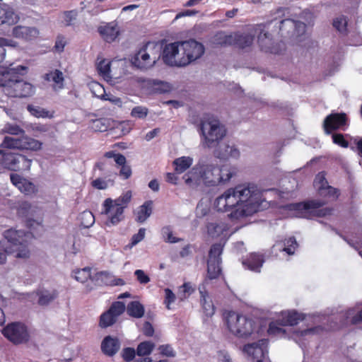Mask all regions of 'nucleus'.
Masks as SVG:
<instances>
[{"instance_id": "14", "label": "nucleus", "mask_w": 362, "mask_h": 362, "mask_svg": "<svg viewBox=\"0 0 362 362\" xmlns=\"http://www.w3.org/2000/svg\"><path fill=\"white\" fill-rule=\"evenodd\" d=\"M322 204L320 202L310 201L287 204L284 209L288 211V214L291 217L307 218L312 210L317 209Z\"/></svg>"}, {"instance_id": "55", "label": "nucleus", "mask_w": 362, "mask_h": 362, "mask_svg": "<svg viewBox=\"0 0 362 362\" xmlns=\"http://www.w3.org/2000/svg\"><path fill=\"white\" fill-rule=\"evenodd\" d=\"M125 310V305L122 302L116 301L112 304L110 308H109V311L114 315V316L117 318L119 315H120Z\"/></svg>"}, {"instance_id": "9", "label": "nucleus", "mask_w": 362, "mask_h": 362, "mask_svg": "<svg viewBox=\"0 0 362 362\" xmlns=\"http://www.w3.org/2000/svg\"><path fill=\"white\" fill-rule=\"evenodd\" d=\"M2 156L0 160V165L5 169L12 171L29 170L32 160L21 154L5 153L0 150Z\"/></svg>"}, {"instance_id": "18", "label": "nucleus", "mask_w": 362, "mask_h": 362, "mask_svg": "<svg viewBox=\"0 0 362 362\" xmlns=\"http://www.w3.org/2000/svg\"><path fill=\"white\" fill-rule=\"evenodd\" d=\"M346 125V117L344 113H332L324 120L323 127L326 134L342 129Z\"/></svg>"}, {"instance_id": "27", "label": "nucleus", "mask_w": 362, "mask_h": 362, "mask_svg": "<svg viewBox=\"0 0 362 362\" xmlns=\"http://www.w3.org/2000/svg\"><path fill=\"white\" fill-rule=\"evenodd\" d=\"M199 291L200 293V302L204 313L206 316L211 317L215 312V308L212 300L206 291L204 286H199Z\"/></svg>"}, {"instance_id": "33", "label": "nucleus", "mask_w": 362, "mask_h": 362, "mask_svg": "<svg viewBox=\"0 0 362 362\" xmlns=\"http://www.w3.org/2000/svg\"><path fill=\"white\" fill-rule=\"evenodd\" d=\"M27 110L30 112V114L35 117L37 118H52L54 117V111H49L47 109H45L42 107L34 105H28L27 106Z\"/></svg>"}, {"instance_id": "10", "label": "nucleus", "mask_w": 362, "mask_h": 362, "mask_svg": "<svg viewBox=\"0 0 362 362\" xmlns=\"http://www.w3.org/2000/svg\"><path fill=\"white\" fill-rule=\"evenodd\" d=\"M17 211L19 216L27 218L30 228H35V225L42 227V212L36 206H33L28 202H21L18 205Z\"/></svg>"}, {"instance_id": "63", "label": "nucleus", "mask_w": 362, "mask_h": 362, "mask_svg": "<svg viewBox=\"0 0 362 362\" xmlns=\"http://www.w3.org/2000/svg\"><path fill=\"white\" fill-rule=\"evenodd\" d=\"M138 281L141 284H146L150 281L149 276L142 269H136L134 272Z\"/></svg>"}, {"instance_id": "37", "label": "nucleus", "mask_w": 362, "mask_h": 362, "mask_svg": "<svg viewBox=\"0 0 362 362\" xmlns=\"http://www.w3.org/2000/svg\"><path fill=\"white\" fill-rule=\"evenodd\" d=\"M38 303L41 305H46L55 299L57 296L56 291L42 290L37 293Z\"/></svg>"}, {"instance_id": "7", "label": "nucleus", "mask_w": 362, "mask_h": 362, "mask_svg": "<svg viewBox=\"0 0 362 362\" xmlns=\"http://www.w3.org/2000/svg\"><path fill=\"white\" fill-rule=\"evenodd\" d=\"M321 329L320 327L303 328L300 329H296L295 328L285 329L276 326L275 322H271L268 332L269 334L281 336H284L287 332H289L291 334V338L300 346H303L305 344L306 341L311 339L315 334H318Z\"/></svg>"}, {"instance_id": "29", "label": "nucleus", "mask_w": 362, "mask_h": 362, "mask_svg": "<svg viewBox=\"0 0 362 362\" xmlns=\"http://www.w3.org/2000/svg\"><path fill=\"white\" fill-rule=\"evenodd\" d=\"M44 78L48 82L53 83V89L55 91H58L64 88V75L63 73L58 69H54L46 74Z\"/></svg>"}, {"instance_id": "35", "label": "nucleus", "mask_w": 362, "mask_h": 362, "mask_svg": "<svg viewBox=\"0 0 362 362\" xmlns=\"http://www.w3.org/2000/svg\"><path fill=\"white\" fill-rule=\"evenodd\" d=\"M227 228V225L222 221L210 223L207 225L208 234L212 238H216L223 235Z\"/></svg>"}, {"instance_id": "58", "label": "nucleus", "mask_w": 362, "mask_h": 362, "mask_svg": "<svg viewBox=\"0 0 362 362\" xmlns=\"http://www.w3.org/2000/svg\"><path fill=\"white\" fill-rule=\"evenodd\" d=\"M105 157L107 158H114L115 162L117 165L126 163V158L121 153H115L114 151H108L105 153Z\"/></svg>"}, {"instance_id": "52", "label": "nucleus", "mask_w": 362, "mask_h": 362, "mask_svg": "<svg viewBox=\"0 0 362 362\" xmlns=\"http://www.w3.org/2000/svg\"><path fill=\"white\" fill-rule=\"evenodd\" d=\"M271 41V35L267 32L262 31L258 35V42L262 48L269 49Z\"/></svg>"}, {"instance_id": "57", "label": "nucleus", "mask_w": 362, "mask_h": 362, "mask_svg": "<svg viewBox=\"0 0 362 362\" xmlns=\"http://www.w3.org/2000/svg\"><path fill=\"white\" fill-rule=\"evenodd\" d=\"M333 25L340 33H344L346 30L347 20L344 16L338 17L334 21Z\"/></svg>"}, {"instance_id": "36", "label": "nucleus", "mask_w": 362, "mask_h": 362, "mask_svg": "<svg viewBox=\"0 0 362 362\" xmlns=\"http://www.w3.org/2000/svg\"><path fill=\"white\" fill-rule=\"evenodd\" d=\"M151 203L145 202L136 210V221L139 223H144L151 216Z\"/></svg>"}, {"instance_id": "30", "label": "nucleus", "mask_w": 362, "mask_h": 362, "mask_svg": "<svg viewBox=\"0 0 362 362\" xmlns=\"http://www.w3.org/2000/svg\"><path fill=\"white\" fill-rule=\"evenodd\" d=\"M264 259L263 255L258 253H252L249 257L243 261V264L247 267L248 269L259 272L260 268L262 267Z\"/></svg>"}, {"instance_id": "51", "label": "nucleus", "mask_w": 362, "mask_h": 362, "mask_svg": "<svg viewBox=\"0 0 362 362\" xmlns=\"http://www.w3.org/2000/svg\"><path fill=\"white\" fill-rule=\"evenodd\" d=\"M99 74L104 78L110 77V63L109 61L103 59L100 61L97 66Z\"/></svg>"}, {"instance_id": "26", "label": "nucleus", "mask_w": 362, "mask_h": 362, "mask_svg": "<svg viewBox=\"0 0 362 362\" xmlns=\"http://www.w3.org/2000/svg\"><path fill=\"white\" fill-rule=\"evenodd\" d=\"M304 319V316L301 313H298L296 310H284L280 313L279 320L281 321L282 325L293 326Z\"/></svg>"}, {"instance_id": "43", "label": "nucleus", "mask_w": 362, "mask_h": 362, "mask_svg": "<svg viewBox=\"0 0 362 362\" xmlns=\"http://www.w3.org/2000/svg\"><path fill=\"white\" fill-rule=\"evenodd\" d=\"M42 143L32 138H22V148L37 151L41 148Z\"/></svg>"}, {"instance_id": "6", "label": "nucleus", "mask_w": 362, "mask_h": 362, "mask_svg": "<svg viewBox=\"0 0 362 362\" xmlns=\"http://www.w3.org/2000/svg\"><path fill=\"white\" fill-rule=\"evenodd\" d=\"M226 324L229 331L238 337H247L254 333L257 328L254 320L235 312L228 314Z\"/></svg>"}, {"instance_id": "38", "label": "nucleus", "mask_w": 362, "mask_h": 362, "mask_svg": "<svg viewBox=\"0 0 362 362\" xmlns=\"http://www.w3.org/2000/svg\"><path fill=\"white\" fill-rule=\"evenodd\" d=\"M127 312L130 316L140 318L144 314V308L139 302L132 301L127 305Z\"/></svg>"}, {"instance_id": "13", "label": "nucleus", "mask_w": 362, "mask_h": 362, "mask_svg": "<svg viewBox=\"0 0 362 362\" xmlns=\"http://www.w3.org/2000/svg\"><path fill=\"white\" fill-rule=\"evenodd\" d=\"M223 251V246L221 244H214L211 246L207 262V274L210 279H216L221 274L220 257Z\"/></svg>"}, {"instance_id": "4", "label": "nucleus", "mask_w": 362, "mask_h": 362, "mask_svg": "<svg viewBox=\"0 0 362 362\" xmlns=\"http://www.w3.org/2000/svg\"><path fill=\"white\" fill-rule=\"evenodd\" d=\"M201 131L203 136L202 145L209 148L215 147L226 135L225 127L216 119L202 122Z\"/></svg>"}, {"instance_id": "50", "label": "nucleus", "mask_w": 362, "mask_h": 362, "mask_svg": "<svg viewBox=\"0 0 362 362\" xmlns=\"http://www.w3.org/2000/svg\"><path fill=\"white\" fill-rule=\"evenodd\" d=\"M148 114V109L146 107L139 105L132 108L131 116L136 119H144Z\"/></svg>"}, {"instance_id": "46", "label": "nucleus", "mask_w": 362, "mask_h": 362, "mask_svg": "<svg viewBox=\"0 0 362 362\" xmlns=\"http://www.w3.org/2000/svg\"><path fill=\"white\" fill-rule=\"evenodd\" d=\"M132 199V192L127 191L123 193L121 196L117 197L115 199H113V203L117 206L122 207V210L124 211L125 208L127 207L129 203L130 202Z\"/></svg>"}, {"instance_id": "23", "label": "nucleus", "mask_w": 362, "mask_h": 362, "mask_svg": "<svg viewBox=\"0 0 362 362\" xmlns=\"http://www.w3.org/2000/svg\"><path fill=\"white\" fill-rule=\"evenodd\" d=\"M11 181L21 192L30 195L37 192L35 185L18 174H11Z\"/></svg>"}, {"instance_id": "40", "label": "nucleus", "mask_w": 362, "mask_h": 362, "mask_svg": "<svg viewBox=\"0 0 362 362\" xmlns=\"http://www.w3.org/2000/svg\"><path fill=\"white\" fill-rule=\"evenodd\" d=\"M235 35L238 37L237 38L238 39L235 40L233 45L240 48L249 47L253 42V36L252 35L235 33Z\"/></svg>"}, {"instance_id": "62", "label": "nucleus", "mask_w": 362, "mask_h": 362, "mask_svg": "<svg viewBox=\"0 0 362 362\" xmlns=\"http://www.w3.org/2000/svg\"><path fill=\"white\" fill-rule=\"evenodd\" d=\"M5 131L12 135H19L24 133V131L16 124H8L5 126Z\"/></svg>"}, {"instance_id": "39", "label": "nucleus", "mask_w": 362, "mask_h": 362, "mask_svg": "<svg viewBox=\"0 0 362 362\" xmlns=\"http://www.w3.org/2000/svg\"><path fill=\"white\" fill-rule=\"evenodd\" d=\"M0 147L8 149H21L22 138L16 139L11 136H5L3 141L0 144Z\"/></svg>"}, {"instance_id": "56", "label": "nucleus", "mask_w": 362, "mask_h": 362, "mask_svg": "<svg viewBox=\"0 0 362 362\" xmlns=\"http://www.w3.org/2000/svg\"><path fill=\"white\" fill-rule=\"evenodd\" d=\"M297 245L298 244L295 238L291 237L286 240L283 251H285L289 255H293L294 254L295 249L296 248Z\"/></svg>"}, {"instance_id": "59", "label": "nucleus", "mask_w": 362, "mask_h": 362, "mask_svg": "<svg viewBox=\"0 0 362 362\" xmlns=\"http://www.w3.org/2000/svg\"><path fill=\"white\" fill-rule=\"evenodd\" d=\"M146 235V229L144 228H141L136 234H134L131 240V243L129 244L130 247H133L141 240H143Z\"/></svg>"}, {"instance_id": "31", "label": "nucleus", "mask_w": 362, "mask_h": 362, "mask_svg": "<svg viewBox=\"0 0 362 362\" xmlns=\"http://www.w3.org/2000/svg\"><path fill=\"white\" fill-rule=\"evenodd\" d=\"M193 161V158L190 156H181L175 159L173 162L175 171L177 174L183 173L192 166Z\"/></svg>"}, {"instance_id": "28", "label": "nucleus", "mask_w": 362, "mask_h": 362, "mask_svg": "<svg viewBox=\"0 0 362 362\" xmlns=\"http://www.w3.org/2000/svg\"><path fill=\"white\" fill-rule=\"evenodd\" d=\"M119 346V341L110 336L105 337L101 344L103 352L109 356H114L118 351Z\"/></svg>"}, {"instance_id": "8", "label": "nucleus", "mask_w": 362, "mask_h": 362, "mask_svg": "<svg viewBox=\"0 0 362 362\" xmlns=\"http://www.w3.org/2000/svg\"><path fill=\"white\" fill-rule=\"evenodd\" d=\"M163 62L171 66H186L189 64L181 46V41L166 45L163 51Z\"/></svg>"}, {"instance_id": "25", "label": "nucleus", "mask_w": 362, "mask_h": 362, "mask_svg": "<svg viewBox=\"0 0 362 362\" xmlns=\"http://www.w3.org/2000/svg\"><path fill=\"white\" fill-rule=\"evenodd\" d=\"M98 30L102 37L107 42L115 41L119 34L117 24L114 21L100 25Z\"/></svg>"}, {"instance_id": "48", "label": "nucleus", "mask_w": 362, "mask_h": 362, "mask_svg": "<svg viewBox=\"0 0 362 362\" xmlns=\"http://www.w3.org/2000/svg\"><path fill=\"white\" fill-rule=\"evenodd\" d=\"M74 277L79 282L84 283L90 278V269L85 267L74 272Z\"/></svg>"}, {"instance_id": "44", "label": "nucleus", "mask_w": 362, "mask_h": 362, "mask_svg": "<svg viewBox=\"0 0 362 362\" xmlns=\"http://www.w3.org/2000/svg\"><path fill=\"white\" fill-rule=\"evenodd\" d=\"M117 320V318L109 310L103 313L100 318L99 325L102 328H106L112 325Z\"/></svg>"}, {"instance_id": "15", "label": "nucleus", "mask_w": 362, "mask_h": 362, "mask_svg": "<svg viewBox=\"0 0 362 362\" xmlns=\"http://www.w3.org/2000/svg\"><path fill=\"white\" fill-rule=\"evenodd\" d=\"M267 346L268 341L264 339L245 345L243 351L254 362H264L268 354Z\"/></svg>"}, {"instance_id": "19", "label": "nucleus", "mask_w": 362, "mask_h": 362, "mask_svg": "<svg viewBox=\"0 0 362 362\" xmlns=\"http://www.w3.org/2000/svg\"><path fill=\"white\" fill-rule=\"evenodd\" d=\"M314 185L321 196L327 197L332 200L337 198L338 194L335 188L328 185L323 172L319 173L314 180Z\"/></svg>"}, {"instance_id": "32", "label": "nucleus", "mask_w": 362, "mask_h": 362, "mask_svg": "<svg viewBox=\"0 0 362 362\" xmlns=\"http://www.w3.org/2000/svg\"><path fill=\"white\" fill-rule=\"evenodd\" d=\"M235 33L226 34L223 31H220L214 36L213 42L221 46L232 45L238 39Z\"/></svg>"}, {"instance_id": "61", "label": "nucleus", "mask_w": 362, "mask_h": 362, "mask_svg": "<svg viewBox=\"0 0 362 362\" xmlns=\"http://www.w3.org/2000/svg\"><path fill=\"white\" fill-rule=\"evenodd\" d=\"M217 362H233L231 356L225 350H221L216 354Z\"/></svg>"}, {"instance_id": "11", "label": "nucleus", "mask_w": 362, "mask_h": 362, "mask_svg": "<svg viewBox=\"0 0 362 362\" xmlns=\"http://www.w3.org/2000/svg\"><path fill=\"white\" fill-rule=\"evenodd\" d=\"M123 213L122 207L115 205L112 199L107 198L103 202L101 214L106 217V226L117 225L124 218Z\"/></svg>"}, {"instance_id": "17", "label": "nucleus", "mask_w": 362, "mask_h": 362, "mask_svg": "<svg viewBox=\"0 0 362 362\" xmlns=\"http://www.w3.org/2000/svg\"><path fill=\"white\" fill-rule=\"evenodd\" d=\"M214 156L220 160L238 159L240 156L239 149L228 142H220L215 146Z\"/></svg>"}, {"instance_id": "45", "label": "nucleus", "mask_w": 362, "mask_h": 362, "mask_svg": "<svg viewBox=\"0 0 362 362\" xmlns=\"http://www.w3.org/2000/svg\"><path fill=\"white\" fill-rule=\"evenodd\" d=\"M78 16V12L76 10L64 11L60 16L61 22L65 26L72 25L73 22L76 20Z\"/></svg>"}, {"instance_id": "42", "label": "nucleus", "mask_w": 362, "mask_h": 362, "mask_svg": "<svg viewBox=\"0 0 362 362\" xmlns=\"http://www.w3.org/2000/svg\"><path fill=\"white\" fill-rule=\"evenodd\" d=\"M161 236L165 242L169 243H176L182 240V238L174 236L173 230L170 226H166L162 228Z\"/></svg>"}, {"instance_id": "1", "label": "nucleus", "mask_w": 362, "mask_h": 362, "mask_svg": "<svg viewBox=\"0 0 362 362\" xmlns=\"http://www.w3.org/2000/svg\"><path fill=\"white\" fill-rule=\"evenodd\" d=\"M262 191L255 184L239 185L226 189L214 201L218 211L228 212L232 219L251 216L267 206Z\"/></svg>"}, {"instance_id": "3", "label": "nucleus", "mask_w": 362, "mask_h": 362, "mask_svg": "<svg viewBox=\"0 0 362 362\" xmlns=\"http://www.w3.org/2000/svg\"><path fill=\"white\" fill-rule=\"evenodd\" d=\"M204 184L207 186H216L228 182L236 175V168L230 164L218 167L213 163L202 164Z\"/></svg>"}, {"instance_id": "54", "label": "nucleus", "mask_w": 362, "mask_h": 362, "mask_svg": "<svg viewBox=\"0 0 362 362\" xmlns=\"http://www.w3.org/2000/svg\"><path fill=\"white\" fill-rule=\"evenodd\" d=\"M165 298L163 303L168 310H171V305L175 301V294L168 288L164 289Z\"/></svg>"}, {"instance_id": "49", "label": "nucleus", "mask_w": 362, "mask_h": 362, "mask_svg": "<svg viewBox=\"0 0 362 362\" xmlns=\"http://www.w3.org/2000/svg\"><path fill=\"white\" fill-rule=\"evenodd\" d=\"M81 223L84 228L90 227L95 222V217L90 211H85L80 216Z\"/></svg>"}, {"instance_id": "20", "label": "nucleus", "mask_w": 362, "mask_h": 362, "mask_svg": "<svg viewBox=\"0 0 362 362\" xmlns=\"http://www.w3.org/2000/svg\"><path fill=\"white\" fill-rule=\"evenodd\" d=\"M11 34L15 38L29 42L38 37L40 35V30L36 27L16 25L13 28Z\"/></svg>"}, {"instance_id": "2", "label": "nucleus", "mask_w": 362, "mask_h": 362, "mask_svg": "<svg viewBox=\"0 0 362 362\" xmlns=\"http://www.w3.org/2000/svg\"><path fill=\"white\" fill-rule=\"evenodd\" d=\"M27 71V67L19 65L4 70L0 67V87L2 91L10 97L28 98L35 93V87L31 83L20 78Z\"/></svg>"}, {"instance_id": "12", "label": "nucleus", "mask_w": 362, "mask_h": 362, "mask_svg": "<svg viewBox=\"0 0 362 362\" xmlns=\"http://www.w3.org/2000/svg\"><path fill=\"white\" fill-rule=\"evenodd\" d=\"M6 338L15 344L26 342L29 339V334L25 326L19 322L8 324L2 330Z\"/></svg>"}, {"instance_id": "47", "label": "nucleus", "mask_w": 362, "mask_h": 362, "mask_svg": "<svg viewBox=\"0 0 362 362\" xmlns=\"http://www.w3.org/2000/svg\"><path fill=\"white\" fill-rule=\"evenodd\" d=\"M14 247H16V249L9 248V250H11V252L13 251H16V257L23 259H27L29 257L30 251L28 248V240L26 242H24V244L23 245H18V246Z\"/></svg>"}, {"instance_id": "24", "label": "nucleus", "mask_w": 362, "mask_h": 362, "mask_svg": "<svg viewBox=\"0 0 362 362\" xmlns=\"http://www.w3.org/2000/svg\"><path fill=\"white\" fill-rule=\"evenodd\" d=\"M4 237L13 247L24 244L30 238V234L21 230L11 228L4 233Z\"/></svg>"}, {"instance_id": "22", "label": "nucleus", "mask_w": 362, "mask_h": 362, "mask_svg": "<svg viewBox=\"0 0 362 362\" xmlns=\"http://www.w3.org/2000/svg\"><path fill=\"white\" fill-rule=\"evenodd\" d=\"M203 175L202 164L198 163L183 176V179L189 187H195L201 182L204 183Z\"/></svg>"}, {"instance_id": "41", "label": "nucleus", "mask_w": 362, "mask_h": 362, "mask_svg": "<svg viewBox=\"0 0 362 362\" xmlns=\"http://www.w3.org/2000/svg\"><path fill=\"white\" fill-rule=\"evenodd\" d=\"M155 347L154 343L150 341H146L140 343L136 349V354L138 356H148Z\"/></svg>"}, {"instance_id": "64", "label": "nucleus", "mask_w": 362, "mask_h": 362, "mask_svg": "<svg viewBox=\"0 0 362 362\" xmlns=\"http://www.w3.org/2000/svg\"><path fill=\"white\" fill-rule=\"evenodd\" d=\"M332 141L334 144L343 148H346L349 146L348 141L344 139V136L341 134H332Z\"/></svg>"}, {"instance_id": "60", "label": "nucleus", "mask_w": 362, "mask_h": 362, "mask_svg": "<svg viewBox=\"0 0 362 362\" xmlns=\"http://www.w3.org/2000/svg\"><path fill=\"white\" fill-rule=\"evenodd\" d=\"M90 88L93 94L99 98H100V95H103V94H106L104 87L99 83H92L90 84Z\"/></svg>"}, {"instance_id": "5", "label": "nucleus", "mask_w": 362, "mask_h": 362, "mask_svg": "<svg viewBox=\"0 0 362 362\" xmlns=\"http://www.w3.org/2000/svg\"><path fill=\"white\" fill-rule=\"evenodd\" d=\"M160 45L149 42L134 54L132 58V63L139 69H149L160 59Z\"/></svg>"}, {"instance_id": "34", "label": "nucleus", "mask_w": 362, "mask_h": 362, "mask_svg": "<svg viewBox=\"0 0 362 362\" xmlns=\"http://www.w3.org/2000/svg\"><path fill=\"white\" fill-rule=\"evenodd\" d=\"M91 280L98 286H112L114 276L107 272H100L93 276Z\"/></svg>"}, {"instance_id": "16", "label": "nucleus", "mask_w": 362, "mask_h": 362, "mask_svg": "<svg viewBox=\"0 0 362 362\" xmlns=\"http://www.w3.org/2000/svg\"><path fill=\"white\" fill-rule=\"evenodd\" d=\"M181 46L186 55L187 61H189V64L199 59L205 50L204 45L194 40L181 41Z\"/></svg>"}, {"instance_id": "21", "label": "nucleus", "mask_w": 362, "mask_h": 362, "mask_svg": "<svg viewBox=\"0 0 362 362\" xmlns=\"http://www.w3.org/2000/svg\"><path fill=\"white\" fill-rule=\"evenodd\" d=\"M20 21L19 15L8 4H0V25H14Z\"/></svg>"}, {"instance_id": "53", "label": "nucleus", "mask_w": 362, "mask_h": 362, "mask_svg": "<svg viewBox=\"0 0 362 362\" xmlns=\"http://www.w3.org/2000/svg\"><path fill=\"white\" fill-rule=\"evenodd\" d=\"M296 25V21L293 19L286 18L281 21L280 30L285 31L286 33H293V28Z\"/></svg>"}]
</instances>
